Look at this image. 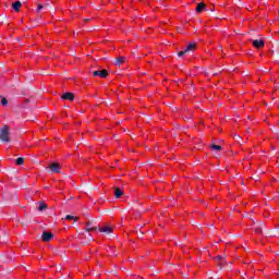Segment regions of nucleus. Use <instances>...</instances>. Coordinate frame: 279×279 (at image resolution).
<instances>
[{
	"label": "nucleus",
	"instance_id": "nucleus-1",
	"mask_svg": "<svg viewBox=\"0 0 279 279\" xmlns=\"http://www.w3.org/2000/svg\"><path fill=\"white\" fill-rule=\"evenodd\" d=\"M0 141L2 143H10V126L9 125H2L0 130Z\"/></svg>",
	"mask_w": 279,
	"mask_h": 279
},
{
	"label": "nucleus",
	"instance_id": "nucleus-2",
	"mask_svg": "<svg viewBox=\"0 0 279 279\" xmlns=\"http://www.w3.org/2000/svg\"><path fill=\"white\" fill-rule=\"evenodd\" d=\"M95 221L93 220H88L87 222H85V232H97V230H99V227L94 226Z\"/></svg>",
	"mask_w": 279,
	"mask_h": 279
},
{
	"label": "nucleus",
	"instance_id": "nucleus-3",
	"mask_svg": "<svg viewBox=\"0 0 279 279\" xmlns=\"http://www.w3.org/2000/svg\"><path fill=\"white\" fill-rule=\"evenodd\" d=\"M92 75H94V77H101L102 80H106V77H108V70H96L92 72Z\"/></svg>",
	"mask_w": 279,
	"mask_h": 279
},
{
	"label": "nucleus",
	"instance_id": "nucleus-4",
	"mask_svg": "<svg viewBox=\"0 0 279 279\" xmlns=\"http://www.w3.org/2000/svg\"><path fill=\"white\" fill-rule=\"evenodd\" d=\"M214 259L217 263L218 267H220V269L223 267V265H226V256L225 255H218V256L214 257Z\"/></svg>",
	"mask_w": 279,
	"mask_h": 279
},
{
	"label": "nucleus",
	"instance_id": "nucleus-5",
	"mask_svg": "<svg viewBox=\"0 0 279 279\" xmlns=\"http://www.w3.org/2000/svg\"><path fill=\"white\" fill-rule=\"evenodd\" d=\"M52 239H53V233L47 232V231L43 232L41 240L44 241V243H49V241H51Z\"/></svg>",
	"mask_w": 279,
	"mask_h": 279
},
{
	"label": "nucleus",
	"instance_id": "nucleus-6",
	"mask_svg": "<svg viewBox=\"0 0 279 279\" xmlns=\"http://www.w3.org/2000/svg\"><path fill=\"white\" fill-rule=\"evenodd\" d=\"M253 47L255 49H263V47H265V40L264 39H255V40H253Z\"/></svg>",
	"mask_w": 279,
	"mask_h": 279
},
{
	"label": "nucleus",
	"instance_id": "nucleus-7",
	"mask_svg": "<svg viewBox=\"0 0 279 279\" xmlns=\"http://www.w3.org/2000/svg\"><path fill=\"white\" fill-rule=\"evenodd\" d=\"M61 99L73 101L75 99V95L73 93H65L61 96Z\"/></svg>",
	"mask_w": 279,
	"mask_h": 279
},
{
	"label": "nucleus",
	"instance_id": "nucleus-8",
	"mask_svg": "<svg viewBox=\"0 0 279 279\" xmlns=\"http://www.w3.org/2000/svg\"><path fill=\"white\" fill-rule=\"evenodd\" d=\"M98 230H99V232H104L105 234H112V227H110V226H105V227H102V228H99L98 227Z\"/></svg>",
	"mask_w": 279,
	"mask_h": 279
},
{
	"label": "nucleus",
	"instance_id": "nucleus-9",
	"mask_svg": "<svg viewBox=\"0 0 279 279\" xmlns=\"http://www.w3.org/2000/svg\"><path fill=\"white\" fill-rule=\"evenodd\" d=\"M50 170H51L53 173H60V163L53 162V163L50 166Z\"/></svg>",
	"mask_w": 279,
	"mask_h": 279
},
{
	"label": "nucleus",
	"instance_id": "nucleus-10",
	"mask_svg": "<svg viewBox=\"0 0 279 279\" xmlns=\"http://www.w3.org/2000/svg\"><path fill=\"white\" fill-rule=\"evenodd\" d=\"M206 10V4L204 2H199L196 7V12L199 14Z\"/></svg>",
	"mask_w": 279,
	"mask_h": 279
},
{
	"label": "nucleus",
	"instance_id": "nucleus-11",
	"mask_svg": "<svg viewBox=\"0 0 279 279\" xmlns=\"http://www.w3.org/2000/svg\"><path fill=\"white\" fill-rule=\"evenodd\" d=\"M23 5V3H21V1H16L12 4V8L15 12H21V7Z\"/></svg>",
	"mask_w": 279,
	"mask_h": 279
},
{
	"label": "nucleus",
	"instance_id": "nucleus-12",
	"mask_svg": "<svg viewBox=\"0 0 279 279\" xmlns=\"http://www.w3.org/2000/svg\"><path fill=\"white\" fill-rule=\"evenodd\" d=\"M123 195V191L119 187H114V197L119 199Z\"/></svg>",
	"mask_w": 279,
	"mask_h": 279
},
{
	"label": "nucleus",
	"instance_id": "nucleus-13",
	"mask_svg": "<svg viewBox=\"0 0 279 279\" xmlns=\"http://www.w3.org/2000/svg\"><path fill=\"white\" fill-rule=\"evenodd\" d=\"M263 230H265V225H263V223L255 227L256 234H263Z\"/></svg>",
	"mask_w": 279,
	"mask_h": 279
},
{
	"label": "nucleus",
	"instance_id": "nucleus-14",
	"mask_svg": "<svg viewBox=\"0 0 279 279\" xmlns=\"http://www.w3.org/2000/svg\"><path fill=\"white\" fill-rule=\"evenodd\" d=\"M123 62H125V57H118L116 59L117 66H120V64H123Z\"/></svg>",
	"mask_w": 279,
	"mask_h": 279
},
{
	"label": "nucleus",
	"instance_id": "nucleus-15",
	"mask_svg": "<svg viewBox=\"0 0 279 279\" xmlns=\"http://www.w3.org/2000/svg\"><path fill=\"white\" fill-rule=\"evenodd\" d=\"M48 208V205L46 203H39V207H38V210L39 213H43V210H47Z\"/></svg>",
	"mask_w": 279,
	"mask_h": 279
},
{
	"label": "nucleus",
	"instance_id": "nucleus-16",
	"mask_svg": "<svg viewBox=\"0 0 279 279\" xmlns=\"http://www.w3.org/2000/svg\"><path fill=\"white\" fill-rule=\"evenodd\" d=\"M197 47V44L195 43H192V44H189L187 47L185 48L189 51H193V49H195Z\"/></svg>",
	"mask_w": 279,
	"mask_h": 279
},
{
	"label": "nucleus",
	"instance_id": "nucleus-17",
	"mask_svg": "<svg viewBox=\"0 0 279 279\" xmlns=\"http://www.w3.org/2000/svg\"><path fill=\"white\" fill-rule=\"evenodd\" d=\"M65 219H66L68 221H73V219H74L75 221H80V218H78V217L71 216V215H66V216H65Z\"/></svg>",
	"mask_w": 279,
	"mask_h": 279
},
{
	"label": "nucleus",
	"instance_id": "nucleus-18",
	"mask_svg": "<svg viewBox=\"0 0 279 279\" xmlns=\"http://www.w3.org/2000/svg\"><path fill=\"white\" fill-rule=\"evenodd\" d=\"M15 163H16L17 166L24 165V163H25V158L19 157V158L15 160Z\"/></svg>",
	"mask_w": 279,
	"mask_h": 279
},
{
	"label": "nucleus",
	"instance_id": "nucleus-19",
	"mask_svg": "<svg viewBox=\"0 0 279 279\" xmlns=\"http://www.w3.org/2000/svg\"><path fill=\"white\" fill-rule=\"evenodd\" d=\"M210 148L216 150V151H221V146L217 145V144H211Z\"/></svg>",
	"mask_w": 279,
	"mask_h": 279
},
{
	"label": "nucleus",
	"instance_id": "nucleus-20",
	"mask_svg": "<svg viewBox=\"0 0 279 279\" xmlns=\"http://www.w3.org/2000/svg\"><path fill=\"white\" fill-rule=\"evenodd\" d=\"M1 99V106H8V98L0 96Z\"/></svg>",
	"mask_w": 279,
	"mask_h": 279
},
{
	"label": "nucleus",
	"instance_id": "nucleus-21",
	"mask_svg": "<svg viewBox=\"0 0 279 279\" xmlns=\"http://www.w3.org/2000/svg\"><path fill=\"white\" fill-rule=\"evenodd\" d=\"M186 53H189V51L186 50V48L180 52H178L179 58H182V56H186Z\"/></svg>",
	"mask_w": 279,
	"mask_h": 279
},
{
	"label": "nucleus",
	"instance_id": "nucleus-22",
	"mask_svg": "<svg viewBox=\"0 0 279 279\" xmlns=\"http://www.w3.org/2000/svg\"><path fill=\"white\" fill-rule=\"evenodd\" d=\"M45 8V5L43 4H37V12H40V10H43Z\"/></svg>",
	"mask_w": 279,
	"mask_h": 279
},
{
	"label": "nucleus",
	"instance_id": "nucleus-23",
	"mask_svg": "<svg viewBox=\"0 0 279 279\" xmlns=\"http://www.w3.org/2000/svg\"><path fill=\"white\" fill-rule=\"evenodd\" d=\"M45 9L50 8L49 3H46V5L44 7Z\"/></svg>",
	"mask_w": 279,
	"mask_h": 279
},
{
	"label": "nucleus",
	"instance_id": "nucleus-24",
	"mask_svg": "<svg viewBox=\"0 0 279 279\" xmlns=\"http://www.w3.org/2000/svg\"><path fill=\"white\" fill-rule=\"evenodd\" d=\"M210 12H215V9L214 8H209L208 9Z\"/></svg>",
	"mask_w": 279,
	"mask_h": 279
},
{
	"label": "nucleus",
	"instance_id": "nucleus-25",
	"mask_svg": "<svg viewBox=\"0 0 279 279\" xmlns=\"http://www.w3.org/2000/svg\"><path fill=\"white\" fill-rule=\"evenodd\" d=\"M274 53H275L276 56H279L278 51H272V56H274Z\"/></svg>",
	"mask_w": 279,
	"mask_h": 279
},
{
	"label": "nucleus",
	"instance_id": "nucleus-26",
	"mask_svg": "<svg viewBox=\"0 0 279 279\" xmlns=\"http://www.w3.org/2000/svg\"><path fill=\"white\" fill-rule=\"evenodd\" d=\"M178 32H179V34H182V29L181 28H178Z\"/></svg>",
	"mask_w": 279,
	"mask_h": 279
},
{
	"label": "nucleus",
	"instance_id": "nucleus-27",
	"mask_svg": "<svg viewBox=\"0 0 279 279\" xmlns=\"http://www.w3.org/2000/svg\"><path fill=\"white\" fill-rule=\"evenodd\" d=\"M244 276H247V274H246V272H244V274L242 275V278H244Z\"/></svg>",
	"mask_w": 279,
	"mask_h": 279
},
{
	"label": "nucleus",
	"instance_id": "nucleus-28",
	"mask_svg": "<svg viewBox=\"0 0 279 279\" xmlns=\"http://www.w3.org/2000/svg\"><path fill=\"white\" fill-rule=\"evenodd\" d=\"M84 215V217H87L88 218V214H83Z\"/></svg>",
	"mask_w": 279,
	"mask_h": 279
},
{
	"label": "nucleus",
	"instance_id": "nucleus-29",
	"mask_svg": "<svg viewBox=\"0 0 279 279\" xmlns=\"http://www.w3.org/2000/svg\"><path fill=\"white\" fill-rule=\"evenodd\" d=\"M88 22V19L85 20V23Z\"/></svg>",
	"mask_w": 279,
	"mask_h": 279
}]
</instances>
